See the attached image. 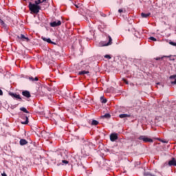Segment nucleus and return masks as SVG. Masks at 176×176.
I'll return each instance as SVG.
<instances>
[{"instance_id":"nucleus-35","label":"nucleus","mask_w":176,"mask_h":176,"mask_svg":"<svg viewBox=\"0 0 176 176\" xmlns=\"http://www.w3.org/2000/svg\"><path fill=\"white\" fill-rule=\"evenodd\" d=\"M0 96H3V92L2 91L1 89H0Z\"/></svg>"},{"instance_id":"nucleus-10","label":"nucleus","mask_w":176,"mask_h":176,"mask_svg":"<svg viewBox=\"0 0 176 176\" xmlns=\"http://www.w3.org/2000/svg\"><path fill=\"white\" fill-rule=\"evenodd\" d=\"M88 122L89 123V124H91V126H97V124H98V121L96 120H89Z\"/></svg>"},{"instance_id":"nucleus-30","label":"nucleus","mask_w":176,"mask_h":176,"mask_svg":"<svg viewBox=\"0 0 176 176\" xmlns=\"http://www.w3.org/2000/svg\"><path fill=\"white\" fill-rule=\"evenodd\" d=\"M76 98V96H74L73 99L74 102H76L78 101V98L75 99Z\"/></svg>"},{"instance_id":"nucleus-24","label":"nucleus","mask_w":176,"mask_h":176,"mask_svg":"<svg viewBox=\"0 0 176 176\" xmlns=\"http://www.w3.org/2000/svg\"><path fill=\"white\" fill-rule=\"evenodd\" d=\"M39 3H42V1H41V0H37L35 1V5H36L37 6H38Z\"/></svg>"},{"instance_id":"nucleus-33","label":"nucleus","mask_w":176,"mask_h":176,"mask_svg":"<svg viewBox=\"0 0 176 176\" xmlns=\"http://www.w3.org/2000/svg\"><path fill=\"white\" fill-rule=\"evenodd\" d=\"M118 12H119L120 13H123V9H119V10H118Z\"/></svg>"},{"instance_id":"nucleus-40","label":"nucleus","mask_w":176,"mask_h":176,"mask_svg":"<svg viewBox=\"0 0 176 176\" xmlns=\"http://www.w3.org/2000/svg\"><path fill=\"white\" fill-rule=\"evenodd\" d=\"M43 2H46V0H43V1H41V3H42Z\"/></svg>"},{"instance_id":"nucleus-7","label":"nucleus","mask_w":176,"mask_h":176,"mask_svg":"<svg viewBox=\"0 0 176 176\" xmlns=\"http://www.w3.org/2000/svg\"><path fill=\"white\" fill-rule=\"evenodd\" d=\"M21 119H25V121H21V124H28V116H26L25 115L21 116Z\"/></svg>"},{"instance_id":"nucleus-12","label":"nucleus","mask_w":176,"mask_h":176,"mask_svg":"<svg viewBox=\"0 0 176 176\" xmlns=\"http://www.w3.org/2000/svg\"><path fill=\"white\" fill-rule=\"evenodd\" d=\"M168 166H176V160L175 158L173 157L171 160L168 162Z\"/></svg>"},{"instance_id":"nucleus-14","label":"nucleus","mask_w":176,"mask_h":176,"mask_svg":"<svg viewBox=\"0 0 176 176\" xmlns=\"http://www.w3.org/2000/svg\"><path fill=\"white\" fill-rule=\"evenodd\" d=\"M130 116H131L130 114H120L119 115V118H120V119H124L125 118H130Z\"/></svg>"},{"instance_id":"nucleus-4","label":"nucleus","mask_w":176,"mask_h":176,"mask_svg":"<svg viewBox=\"0 0 176 176\" xmlns=\"http://www.w3.org/2000/svg\"><path fill=\"white\" fill-rule=\"evenodd\" d=\"M50 27H60L61 25V21L56 20L50 23Z\"/></svg>"},{"instance_id":"nucleus-39","label":"nucleus","mask_w":176,"mask_h":176,"mask_svg":"<svg viewBox=\"0 0 176 176\" xmlns=\"http://www.w3.org/2000/svg\"><path fill=\"white\" fill-rule=\"evenodd\" d=\"M103 17H106L107 16V15L105 14H103Z\"/></svg>"},{"instance_id":"nucleus-38","label":"nucleus","mask_w":176,"mask_h":176,"mask_svg":"<svg viewBox=\"0 0 176 176\" xmlns=\"http://www.w3.org/2000/svg\"><path fill=\"white\" fill-rule=\"evenodd\" d=\"M86 145H92V144H91V143L87 142V143H86Z\"/></svg>"},{"instance_id":"nucleus-13","label":"nucleus","mask_w":176,"mask_h":176,"mask_svg":"<svg viewBox=\"0 0 176 176\" xmlns=\"http://www.w3.org/2000/svg\"><path fill=\"white\" fill-rule=\"evenodd\" d=\"M141 16L143 19H146L148 17H149V16H151V12H148V13H144V12H142L141 13Z\"/></svg>"},{"instance_id":"nucleus-37","label":"nucleus","mask_w":176,"mask_h":176,"mask_svg":"<svg viewBox=\"0 0 176 176\" xmlns=\"http://www.w3.org/2000/svg\"><path fill=\"white\" fill-rule=\"evenodd\" d=\"M157 85H162V87H163V86H164V85H163L162 83H160V82H157Z\"/></svg>"},{"instance_id":"nucleus-42","label":"nucleus","mask_w":176,"mask_h":176,"mask_svg":"<svg viewBox=\"0 0 176 176\" xmlns=\"http://www.w3.org/2000/svg\"><path fill=\"white\" fill-rule=\"evenodd\" d=\"M76 8H79V6H78L77 5H76Z\"/></svg>"},{"instance_id":"nucleus-11","label":"nucleus","mask_w":176,"mask_h":176,"mask_svg":"<svg viewBox=\"0 0 176 176\" xmlns=\"http://www.w3.org/2000/svg\"><path fill=\"white\" fill-rule=\"evenodd\" d=\"M22 95L24 96V97H26L27 98H30V97H31V94L28 91H23L22 92Z\"/></svg>"},{"instance_id":"nucleus-16","label":"nucleus","mask_w":176,"mask_h":176,"mask_svg":"<svg viewBox=\"0 0 176 176\" xmlns=\"http://www.w3.org/2000/svg\"><path fill=\"white\" fill-rule=\"evenodd\" d=\"M0 24L1 25H2L3 28H5V29L8 28V25H6V23H5V22L1 19H0Z\"/></svg>"},{"instance_id":"nucleus-5","label":"nucleus","mask_w":176,"mask_h":176,"mask_svg":"<svg viewBox=\"0 0 176 176\" xmlns=\"http://www.w3.org/2000/svg\"><path fill=\"white\" fill-rule=\"evenodd\" d=\"M9 94L12 97V98H16V100H20V101H21V97H20V95L13 92H10Z\"/></svg>"},{"instance_id":"nucleus-9","label":"nucleus","mask_w":176,"mask_h":176,"mask_svg":"<svg viewBox=\"0 0 176 176\" xmlns=\"http://www.w3.org/2000/svg\"><path fill=\"white\" fill-rule=\"evenodd\" d=\"M41 39H43L44 42H47V43H52V45H56V43L52 41L50 38H47L46 37H41Z\"/></svg>"},{"instance_id":"nucleus-18","label":"nucleus","mask_w":176,"mask_h":176,"mask_svg":"<svg viewBox=\"0 0 176 176\" xmlns=\"http://www.w3.org/2000/svg\"><path fill=\"white\" fill-rule=\"evenodd\" d=\"M29 80H31V82H38V77H29Z\"/></svg>"},{"instance_id":"nucleus-28","label":"nucleus","mask_w":176,"mask_h":176,"mask_svg":"<svg viewBox=\"0 0 176 176\" xmlns=\"http://www.w3.org/2000/svg\"><path fill=\"white\" fill-rule=\"evenodd\" d=\"M169 43H170V45H172V46H176V43L170 41Z\"/></svg>"},{"instance_id":"nucleus-36","label":"nucleus","mask_w":176,"mask_h":176,"mask_svg":"<svg viewBox=\"0 0 176 176\" xmlns=\"http://www.w3.org/2000/svg\"><path fill=\"white\" fill-rule=\"evenodd\" d=\"M2 176H8V175H6V173H3L1 174Z\"/></svg>"},{"instance_id":"nucleus-6","label":"nucleus","mask_w":176,"mask_h":176,"mask_svg":"<svg viewBox=\"0 0 176 176\" xmlns=\"http://www.w3.org/2000/svg\"><path fill=\"white\" fill-rule=\"evenodd\" d=\"M17 38L19 41H26V42L30 41V38H28V37H25L24 34H21V36H18Z\"/></svg>"},{"instance_id":"nucleus-41","label":"nucleus","mask_w":176,"mask_h":176,"mask_svg":"<svg viewBox=\"0 0 176 176\" xmlns=\"http://www.w3.org/2000/svg\"><path fill=\"white\" fill-rule=\"evenodd\" d=\"M130 85L131 86H134V84L133 83H131Z\"/></svg>"},{"instance_id":"nucleus-29","label":"nucleus","mask_w":176,"mask_h":176,"mask_svg":"<svg viewBox=\"0 0 176 176\" xmlns=\"http://www.w3.org/2000/svg\"><path fill=\"white\" fill-rule=\"evenodd\" d=\"M104 58H109V60H111V56L109 55H105Z\"/></svg>"},{"instance_id":"nucleus-20","label":"nucleus","mask_w":176,"mask_h":176,"mask_svg":"<svg viewBox=\"0 0 176 176\" xmlns=\"http://www.w3.org/2000/svg\"><path fill=\"white\" fill-rule=\"evenodd\" d=\"M86 74H89V71H81L78 72V75H86Z\"/></svg>"},{"instance_id":"nucleus-19","label":"nucleus","mask_w":176,"mask_h":176,"mask_svg":"<svg viewBox=\"0 0 176 176\" xmlns=\"http://www.w3.org/2000/svg\"><path fill=\"white\" fill-rule=\"evenodd\" d=\"M20 111H22V112L25 113H30V111H28L25 107H21Z\"/></svg>"},{"instance_id":"nucleus-1","label":"nucleus","mask_w":176,"mask_h":176,"mask_svg":"<svg viewBox=\"0 0 176 176\" xmlns=\"http://www.w3.org/2000/svg\"><path fill=\"white\" fill-rule=\"evenodd\" d=\"M29 8L31 12L35 13L36 14L39 13V10H41V7L39 6H36V4H32V3H29Z\"/></svg>"},{"instance_id":"nucleus-26","label":"nucleus","mask_w":176,"mask_h":176,"mask_svg":"<svg viewBox=\"0 0 176 176\" xmlns=\"http://www.w3.org/2000/svg\"><path fill=\"white\" fill-rule=\"evenodd\" d=\"M175 78H176V74L170 76L169 77V79H175Z\"/></svg>"},{"instance_id":"nucleus-23","label":"nucleus","mask_w":176,"mask_h":176,"mask_svg":"<svg viewBox=\"0 0 176 176\" xmlns=\"http://www.w3.org/2000/svg\"><path fill=\"white\" fill-rule=\"evenodd\" d=\"M102 118H105L106 119H109L111 118V114L106 113L104 116H102Z\"/></svg>"},{"instance_id":"nucleus-25","label":"nucleus","mask_w":176,"mask_h":176,"mask_svg":"<svg viewBox=\"0 0 176 176\" xmlns=\"http://www.w3.org/2000/svg\"><path fill=\"white\" fill-rule=\"evenodd\" d=\"M149 39L150 41H153L154 42H156V41H157L156 38L152 36L149 37Z\"/></svg>"},{"instance_id":"nucleus-17","label":"nucleus","mask_w":176,"mask_h":176,"mask_svg":"<svg viewBox=\"0 0 176 176\" xmlns=\"http://www.w3.org/2000/svg\"><path fill=\"white\" fill-rule=\"evenodd\" d=\"M109 45H112V38H111V36H109V41L104 46H109Z\"/></svg>"},{"instance_id":"nucleus-34","label":"nucleus","mask_w":176,"mask_h":176,"mask_svg":"<svg viewBox=\"0 0 176 176\" xmlns=\"http://www.w3.org/2000/svg\"><path fill=\"white\" fill-rule=\"evenodd\" d=\"M164 57H162V58H156L155 60H162V58H164Z\"/></svg>"},{"instance_id":"nucleus-22","label":"nucleus","mask_w":176,"mask_h":176,"mask_svg":"<svg viewBox=\"0 0 176 176\" xmlns=\"http://www.w3.org/2000/svg\"><path fill=\"white\" fill-rule=\"evenodd\" d=\"M163 57H166V58H170V61H175V58H171V57H173L172 55L164 56Z\"/></svg>"},{"instance_id":"nucleus-2","label":"nucleus","mask_w":176,"mask_h":176,"mask_svg":"<svg viewBox=\"0 0 176 176\" xmlns=\"http://www.w3.org/2000/svg\"><path fill=\"white\" fill-rule=\"evenodd\" d=\"M58 159L62 160V163L63 164H68V163H69V162H68V160H67V159H68V155H67V153H60L58 155Z\"/></svg>"},{"instance_id":"nucleus-3","label":"nucleus","mask_w":176,"mask_h":176,"mask_svg":"<svg viewBox=\"0 0 176 176\" xmlns=\"http://www.w3.org/2000/svg\"><path fill=\"white\" fill-rule=\"evenodd\" d=\"M138 139L142 140L144 142H153V140L148 138L145 135L140 136Z\"/></svg>"},{"instance_id":"nucleus-27","label":"nucleus","mask_w":176,"mask_h":176,"mask_svg":"<svg viewBox=\"0 0 176 176\" xmlns=\"http://www.w3.org/2000/svg\"><path fill=\"white\" fill-rule=\"evenodd\" d=\"M135 36H136V38H140V35H139L138 32H136L135 33Z\"/></svg>"},{"instance_id":"nucleus-8","label":"nucleus","mask_w":176,"mask_h":176,"mask_svg":"<svg viewBox=\"0 0 176 176\" xmlns=\"http://www.w3.org/2000/svg\"><path fill=\"white\" fill-rule=\"evenodd\" d=\"M110 140L111 141H112V142L116 141V140H118V134L112 133L111 135H110Z\"/></svg>"},{"instance_id":"nucleus-15","label":"nucleus","mask_w":176,"mask_h":176,"mask_svg":"<svg viewBox=\"0 0 176 176\" xmlns=\"http://www.w3.org/2000/svg\"><path fill=\"white\" fill-rule=\"evenodd\" d=\"M19 144L20 145H27V144H28V142H27L25 139H21Z\"/></svg>"},{"instance_id":"nucleus-32","label":"nucleus","mask_w":176,"mask_h":176,"mask_svg":"<svg viewBox=\"0 0 176 176\" xmlns=\"http://www.w3.org/2000/svg\"><path fill=\"white\" fill-rule=\"evenodd\" d=\"M171 85H176V78L175 79L174 81L170 82Z\"/></svg>"},{"instance_id":"nucleus-31","label":"nucleus","mask_w":176,"mask_h":176,"mask_svg":"<svg viewBox=\"0 0 176 176\" xmlns=\"http://www.w3.org/2000/svg\"><path fill=\"white\" fill-rule=\"evenodd\" d=\"M122 80L126 83V85H129V82L126 79L123 78Z\"/></svg>"},{"instance_id":"nucleus-21","label":"nucleus","mask_w":176,"mask_h":176,"mask_svg":"<svg viewBox=\"0 0 176 176\" xmlns=\"http://www.w3.org/2000/svg\"><path fill=\"white\" fill-rule=\"evenodd\" d=\"M100 101L102 104H107V99L104 98V96L100 97Z\"/></svg>"}]
</instances>
